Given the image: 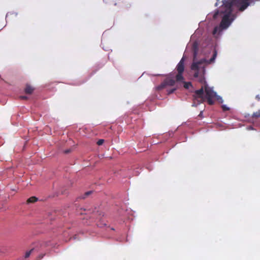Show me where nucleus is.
Listing matches in <instances>:
<instances>
[{
	"mask_svg": "<svg viewBox=\"0 0 260 260\" xmlns=\"http://www.w3.org/2000/svg\"><path fill=\"white\" fill-rule=\"evenodd\" d=\"M22 100H26L27 99V97L26 96L22 95L20 97Z\"/></svg>",
	"mask_w": 260,
	"mask_h": 260,
	"instance_id": "nucleus-21",
	"label": "nucleus"
},
{
	"mask_svg": "<svg viewBox=\"0 0 260 260\" xmlns=\"http://www.w3.org/2000/svg\"><path fill=\"white\" fill-rule=\"evenodd\" d=\"M34 90V88L30 86V85H27L25 89V92L28 94H31Z\"/></svg>",
	"mask_w": 260,
	"mask_h": 260,
	"instance_id": "nucleus-6",
	"label": "nucleus"
},
{
	"mask_svg": "<svg viewBox=\"0 0 260 260\" xmlns=\"http://www.w3.org/2000/svg\"><path fill=\"white\" fill-rule=\"evenodd\" d=\"M175 81L171 78H167L164 82L157 87V89L160 90L167 86H173L175 85Z\"/></svg>",
	"mask_w": 260,
	"mask_h": 260,
	"instance_id": "nucleus-5",
	"label": "nucleus"
},
{
	"mask_svg": "<svg viewBox=\"0 0 260 260\" xmlns=\"http://www.w3.org/2000/svg\"><path fill=\"white\" fill-rule=\"evenodd\" d=\"M202 102H199L196 99L194 98L193 103L192 105V107H196L198 105L202 103Z\"/></svg>",
	"mask_w": 260,
	"mask_h": 260,
	"instance_id": "nucleus-12",
	"label": "nucleus"
},
{
	"mask_svg": "<svg viewBox=\"0 0 260 260\" xmlns=\"http://www.w3.org/2000/svg\"><path fill=\"white\" fill-rule=\"evenodd\" d=\"M246 129L247 130H253V129H254L253 127L252 126H247Z\"/></svg>",
	"mask_w": 260,
	"mask_h": 260,
	"instance_id": "nucleus-19",
	"label": "nucleus"
},
{
	"mask_svg": "<svg viewBox=\"0 0 260 260\" xmlns=\"http://www.w3.org/2000/svg\"><path fill=\"white\" fill-rule=\"evenodd\" d=\"M196 35H197V34H196L191 37V41H193V40L196 39Z\"/></svg>",
	"mask_w": 260,
	"mask_h": 260,
	"instance_id": "nucleus-17",
	"label": "nucleus"
},
{
	"mask_svg": "<svg viewBox=\"0 0 260 260\" xmlns=\"http://www.w3.org/2000/svg\"><path fill=\"white\" fill-rule=\"evenodd\" d=\"M111 3L115 6L117 5L116 0H111Z\"/></svg>",
	"mask_w": 260,
	"mask_h": 260,
	"instance_id": "nucleus-20",
	"label": "nucleus"
},
{
	"mask_svg": "<svg viewBox=\"0 0 260 260\" xmlns=\"http://www.w3.org/2000/svg\"><path fill=\"white\" fill-rule=\"evenodd\" d=\"M189 46V45H188L187 46V48H188Z\"/></svg>",
	"mask_w": 260,
	"mask_h": 260,
	"instance_id": "nucleus-26",
	"label": "nucleus"
},
{
	"mask_svg": "<svg viewBox=\"0 0 260 260\" xmlns=\"http://www.w3.org/2000/svg\"><path fill=\"white\" fill-rule=\"evenodd\" d=\"M64 152L65 153H69V152H71V149H67V150H64Z\"/></svg>",
	"mask_w": 260,
	"mask_h": 260,
	"instance_id": "nucleus-22",
	"label": "nucleus"
},
{
	"mask_svg": "<svg viewBox=\"0 0 260 260\" xmlns=\"http://www.w3.org/2000/svg\"><path fill=\"white\" fill-rule=\"evenodd\" d=\"M184 60L185 58L183 56L177 65L176 69L178 71V74L176 76V79L177 81H183L184 80L182 74L184 70Z\"/></svg>",
	"mask_w": 260,
	"mask_h": 260,
	"instance_id": "nucleus-3",
	"label": "nucleus"
},
{
	"mask_svg": "<svg viewBox=\"0 0 260 260\" xmlns=\"http://www.w3.org/2000/svg\"><path fill=\"white\" fill-rule=\"evenodd\" d=\"M201 83L203 85L200 89L196 90L194 94V98L196 99L200 102H203L205 101V98L206 99V96L204 97V91H205V83L204 82Z\"/></svg>",
	"mask_w": 260,
	"mask_h": 260,
	"instance_id": "nucleus-4",
	"label": "nucleus"
},
{
	"mask_svg": "<svg viewBox=\"0 0 260 260\" xmlns=\"http://www.w3.org/2000/svg\"><path fill=\"white\" fill-rule=\"evenodd\" d=\"M222 110L223 111H228V110H230V108L229 107H228L226 105H222Z\"/></svg>",
	"mask_w": 260,
	"mask_h": 260,
	"instance_id": "nucleus-14",
	"label": "nucleus"
},
{
	"mask_svg": "<svg viewBox=\"0 0 260 260\" xmlns=\"http://www.w3.org/2000/svg\"><path fill=\"white\" fill-rule=\"evenodd\" d=\"M176 89H177L176 88L174 87V88H173L172 89L167 90L168 94H170L173 93L176 90Z\"/></svg>",
	"mask_w": 260,
	"mask_h": 260,
	"instance_id": "nucleus-13",
	"label": "nucleus"
},
{
	"mask_svg": "<svg viewBox=\"0 0 260 260\" xmlns=\"http://www.w3.org/2000/svg\"><path fill=\"white\" fill-rule=\"evenodd\" d=\"M260 0H217L215 4L217 8L213 12L209 13L207 20L221 19L219 25L214 26L212 34L216 39H220L238 16V11H244L249 6L254 5L255 2Z\"/></svg>",
	"mask_w": 260,
	"mask_h": 260,
	"instance_id": "nucleus-2",
	"label": "nucleus"
},
{
	"mask_svg": "<svg viewBox=\"0 0 260 260\" xmlns=\"http://www.w3.org/2000/svg\"><path fill=\"white\" fill-rule=\"evenodd\" d=\"M220 103H222L223 102V100H222V98H221L220 99H219L218 101Z\"/></svg>",
	"mask_w": 260,
	"mask_h": 260,
	"instance_id": "nucleus-25",
	"label": "nucleus"
},
{
	"mask_svg": "<svg viewBox=\"0 0 260 260\" xmlns=\"http://www.w3.org/2000/svg\"><path fill=\"white\" fill-rule=\"evenodd\" d=\"M104 142V139H100L97 142V144L98 145H102L103 144Z\"/></svg>",
	"mask_w": 260,
	"mask_h": 260,
	"instance_id": "nucleus-16",
	"label": "nucleus"
},
{
	"mask_svg": "<svg viewBox=\"0 0 260 260\" xmlns=\"http://www.w3.org/2000/svg\"><path fill=\"white\" fill-rule=\"evenodd\" d=\"M10 14H14L15 15V16H17V15H18V13L17 12H9L6 15V19H7L8 16Z\"/></svg>",
	"mask_w": 260,
	"mask_h": 260,
	"instance_id": "nucleus-15",
	"label": "nucleus"
},
{
	"mask_svg": "<svg viewBox=\"0 0 260 260\" xmlns=\"http://www.w3.org/2000/svg\"><path fill=\"white\" fill-rule=\"evenodd\" d=\"M94 212H97V213H99V214L100 215H101L102 214V212H99V211L98 210H96V209H95V211H94Z\"/></svg>",
	"mask_w": 260,
	"mask_h": 260,
	"instance_id": "nucleus-24",
	"label": "nucleus"
},
{
	"mask_svg": "<svg viewBox=\"0 0 260 260\" xmlns=\"http://www.w3.org/2000/svg\"><path fill=\"white\" fill-rule=\"evenodd\" d=\"M193 53V60L190 67L193 76L200 82H204L206 98L209 105H213V98L218 101L221 99L217 95L213 87H210L205 80L206 67L215 62L217 52L216 46L210 39H207L204 42L201 43L199 39L194 41L191 45Z\"/></svg>",
	"mask_w": 260,
	"mask_h": 260,
	"instance_id": "nucleus-1",
	"label": "nucleus"
},
{
	"mask_svg": "<svg viewBox=\"0 0 260 260\" xmlns=\"http://www.w3.org/2000/svg\"><path fill=\"white\" fill-rule=\"evenodd\" d=\"M252 122H255V120H253Z\"/></svg>",
	"mask_w": 260,
	"mask_h": 260,
	"instance_id": "nucleus-27",
	"label": "nucleus"
},
{
	"mask_svg": "<svg viewBox=\"0 0 260 260\" xmlns=\"http://www.w3.org/2000/svg\"><path fill=\"white\" fill-rule=\"evenodd\" d=\"M92 191L91 190H90V191H88L87 192H86L82 196H81L80 197V198L81 199H84L85 198H86L88 196H89L90 194H91L92 193Z\"/></svg>",
	"mask_w": 260,
	"mask_h": 260,
	"instance_id": "nucleus-8",
	"label": "nucleus"
},
{
	"mask_svg": "<svg viewBox=\"0 0 260 260\" xmlns=\"http://www.w3.org/2000/svg\"><path fill=\"white\" fill-rule=\"evenodd\" d=\"M34 249L32 248V249H30V250L26 252V253L25 254V255H24V257L25 258H28L30 256V255L31 254V253L32 252V251L34 250Z\"/></svg>",
	"mask_w": 260,
	"mask_h": 260,
	"instance_id": "nucleus-10",
	"label": "nucleus"
},
{
	"mask_svg": "<svg viewBox=\"0 0 260 260\" xmlns=\"http://www.w3.org/2000/svg\"><path fill=\"white\" fill-rule=\"evenodd\" d=\"M38 200V199L37 198H36V197H31L27 200V202L28 204L32 203H35V202H37Z\"/></svg>",
	"mask_w": 260,
	"mask_h": 260,
	"instance_id": "nucleus-7",
	"label": "nucleus"
},
{
	"mask_svg": "<svg viewBox=\"0 0 260 260\" xmlns=\"http://www.w3.org/2000/svg\"><path fill=\"white\" fill-rule=\"evenodd\" d=\"M184 87L186 89H188L191 86V82H184Z\"/></svg>",
	"mask_w": 260,
	"mask_h": 260,
	"instance_id": "nucleus-11",
	"label": "nucleus"
},
{
	"mask_svg": "<svg viewBox=\"0 0 260 260\" xmlns=\"http://www.w3.org/2000/svg\"><path fill=\"white\" fill-rule=\"evenodd\" d=\"M258 117H260V110L254 113L252 115L253 118H257Z\"/></svg>",
	"mask_w": 260,
	"mask_h": 260,
	"instance_id": "nucleus-9",
	"label": "nucleus"
},
{
	"mask_svg": "<svg viewBox=\"0 0 260 260\" xmlns=\"http://www.w3.org/2000/svg\"><path fill=\"white\" fill-rule=\"evenodd\" d=\"M256 99H257L258 101H259L260 100V95H256V97H255Z\"/></svg>",
	"mask_w": 260,
	"mask_h": 260,
	"instance_id": "nucleus-23",
	"label": "nucleus"
},
{
	"mask_svg": "<svg viewBox=\"0 0 260 260\" xmlns=\"http://www.w3.org/2000/svg\"><path fill=\"white\" fill-rule=\"evenodd\" d=\"M198 116L201 117V118H203V111H201L200 112V113L199 114Z\"/></svg>",
	"mask_w": 260,
	"mask_h": 260,
	"instance_id": "nucleus-18",
	"label": "nucleus"
}]
</instances>
